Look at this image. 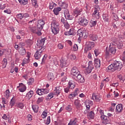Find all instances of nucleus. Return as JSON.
<instances>
[{
    "instance_id": "nucleus-33",
    "label": "nucleus",
    "mask_w": 125,
    "mask_h": 125,
    "mask_svg": "<svg viewBox=\"0 0 125 125\" xmlns=\"http://www.w3.org/2000/svg\"><path fill=\"white\" fill-rule=\"evenodd\" d=\"M94 112H93V111H91L89 113H88L87 116H88V118H89V119H94Z\"/></svg>"
},
{
    "instance_id": "nucleus-28",
    "label": "nucleus",
    "mask_w": 125,
    "mask_h": 125,
    "mask_svg": "<svg viewBox=\"0 0 125 125\" xmlns=\"http://www.w3.org/2000/svg\"><path fill=\"white\" fill-rule=\"evenodd\" d=\"M59 5L63 9H65V8H67L68 7V4L65 2H60L59 3Z\"/></svg>"
},
{
    "instance_id": "nucleus-24",
    "label": "nucleus",
    "mask_w": 125,
    "mask_h": 125,
    "mask_svg": "<svg viewBox=\"0 0 125 125\" xmlns=\"http://www.w3.org/2000/svg\"><path fill=\"white\" fill-rule=\"evenodd\" d=\"M33 95H34V91H33V90H30L26 94V97L30 100V99H31L33 97Z\"/></svg>"
},
{
    "instance_id": "nucleus-50",
    "label": "nucleus",
    "mask_w": 125,
    "mask_h": 125,
    "mask_svg": "<svg viewBox=\"0 0 125 125\" xmlns=\"http://www.w3.org/2000/svg\"><path fill=\"white\" fill-rule=\"evenodd\" d=\"M55 89L58 91V92L61 93V91L62 90V86L56 87Z\"/></svg>"
},
{
    "instance_id": "nucleus-20",
    "label": "nucleus",
    "mask_w": 125,
    "mask_h": 125,
    "mask_svg": "<svg viewBox=\"0 0 125 125\" xmlns=\"http://www.w3.org/2000/svg\"><path fill=\"white\" fill-rule=\"evenodd\" d=\"M20 86L21 87L20 88H19V91L20 92H24L27 88V87L23 84V83H20Z\"/></svg>"
},
{
    "instance_id": "nucleus-29",
    "label": "nucleus",
    "mask_w": 125,
    "mask_h": 125,
    "mask_svg": "<svg viewBox=\"0 0 125 125\" xmlns=\"http://www.w3.org/2000/svg\"><path fill=\"white\" fill-rule=\"evenodd\" d=\"M89 38L91 41H93L94 42L95 41H97V39H98V37L97 35L95 34H91L89 35Z\"/></svg>"
},
{
    "instance_id": "nucleus-10",
    "label": "nucleus",
    "mask_w": 125,
    "mask_h": 125,
    "mask_svg": "<svg viewBox=\"0 0 125 125\" xmlns=\"http://www.w3.org/2000/svg\"><path fill=\"white\" fill-rule=\"evenodd\" d=\"M93 47H94V42H89L86 43L84 50L85 51L91 50V48H93Z\"/></svg>"
},
{
    "instance_id": "nucleus-16",
    "label": "nucleus",
    "mask_w": 125,
    "mask_h": 125,
    "mask_svg": "<svg viewBox=\"0 0 125 125\" xmlns=\"http://www.w3.org/2000/svg\"><path fill=\"white\" fill-rule=\"evenodd\" d=\"M81 12H82V9L78 8H76L75 9H74L73 11V15L76 17H78V15H80Z\"/></svg>"
},
{
    "instance_id": "nucleus-60",
    "label": "nucleus",
    "mask_w": 125,
    "mask_h": 125,
    "mask_svg": "<svg viewBox=\"0 0 125 125\" xmlns=\"http://www.w3.org/2000/svg\"><path fill=\"white\" fill-rule=\"evenodd\" d=\"M43 94H47L49 92V90L47 89H42Z\"/></svg>"
},
{
    "instance_id": "nucleus-40",
    "label": "nucleus",
    "mask_w": 125,
    "mask_h": 125,
    "mask_svg": "<svg viewBox=\"0 0 125 125\" xmlns=\"http://www.w3.org/2000/svg\"><path fill=\"white\" fill-rule=\"evenodd\" d=\"M112 17L113 19L115 21H118V20H119L118 15H117L115 13H112Z\"/></svg>"
},
{
    "instance_id": "nucleus-51",
    "label": "nucleus",
    "mask_w": 125,
    "mask_h": 125,
    "mask_svg": "<svg viewBox=\"0 0 125 125\" xmlns=\"http://www.w3.org/2000/svg\"><path fill=\"white\" fill-rule=\"evenodd\" d=\"M29 60H28V59H24L23 61L21 63V65L22 66H25V64H27V63H28V61Z\"/></svg>"
},
{
    "instance_id": "nucleus-63",
    "label": "nucleus",
    "mask_w": 125,
    "mask_h": 125,
    "mask_svg": "<svg viewBox=\"0 0 125 125\" xmlns=\"http://www.w3.org/2000/svg\"><path fill=\"white\" fill-rule=\"evenodd\" d=\"M4 52H5V49H1L0 50V56H2L4 54Z\"/></svg>"
},
{
    "instance_id": "nucleus-21",
    "label": "nucleus",
    "mask_w": 125,
    "mask_h": 125,
    "mask_svg": "<svg viewBox=\"0 0 125 125\" xmlns=\"http://www.w3.org/2000/svg\"><path fill=\"white\" fill-rule=\"evenodd\" d=\"M94 65L96 68H100L101 65L100 60L98 59H95L94 60Z\"/></svg>"
},
{
    "instance_id": "nucleus-7",
    "label": "nucleus",
    "mask_w": 125,
    "mask_h": 125,
    "mask_svg": "<svg viewBox=\"0 0 125 125\" xmlns=\"http://www.w3.org/2000/svg\"><path fill=\"white\" fill-rule=\"evenodd\" d=\"M71 73L73 79H76V76L79 74L80 71H79V69L77 67L74 66L72 68Z\"/></svg>"
},
{
    "instance_id": "nucleus-49",
    "label": "nucleus",
    "mask_w": 125,
    "mask_h": 125,
    "mask_svg": "<svg viewBox=\"0 0 125 125\" xmlns=\"http://www.w3.org/2000/svg\"><path fill=\"white\" fill-rule=\"evenodd\" d=\"M43 101V98H39L37 101V104H40V103H42Z\"/></svg>"
},
{
    "instance_id": "nucleus-32",
    "label": "nucleus",
    "mask_w": 125,
    "mask_h": 125,
    "mask_svg": "<svg viewBox=\"0 0 125 125\" xmlns=\"http://www.w3.org/2000/svg\"><path fill=\"white\" fill-rule=\"evenodd\" d=\"M92 15L93 17H94L96 19H99V12L94 11Z\"/></svg>"
},
{
    "instance_id": "nucleus-14",
    "label": "nucleus",
    "mask_w": 125,
    "mask_h": 125,
    "mask_svg": "<svg viewBox=\"0 0 125 125\" xmlns=\"http://www.w3.org/2000/svg\"><path fill=\"white\" fill-rule=\"evenodd\" d=\"M78 121H79V119L77 118L71 119L68 125H79V124H78Z\"/></svg>"
},
{
    "instance_id": "nucleus-42",
    "label": "nucleus",
    "mask_w": 125,
    "mask_h": 125,
    "mask_svg": "<svg viewBox=\"0 0 125 125\" xmlns=\"http://www.w3.org/2000/svg\"><path fill=\"white\" fill-rule=\"evenodd\" d=\"M33 5L36 8L38 7L39 5H38V1L37 0H31Z\"/></svg>"
},
{
    "instance_id": "nucleus-18",
    "label": "nucleus",
    "mask_w": 125,
    "mask_h": 125,
    "mask_svg": "<svg viewBox=\"0 0 125 125\" xmlns=\"http://www.w3.org/2000/svg\"><path fill=\"white\" fill-rule=\"evenodd\" d=\"M92 99L93 100H94L96 102H99L101 100V96L99 95H96L94 94L92 95Z\"/></svg>"
},
{
    "instance_id": "nucleus-4",
    "label": "nucleus",
    "mask_w": 125,
    "mask_h": 125,
    "mask_svg": "<svg viewBox=\"0 0 125 125\" xmlns=\"http://www.w3.org/2000/svg\"><path fill=\"white\" fill-rule=\"evenodd\" d=\"M75 88V83L72 81H69L68 82V85L66 88H64L65 93H68L71 91V90Z\"/></svg>"
},
{
    "instance_id": "nucleus-1",
    "label": "nucleus",
    "mask_w": 125,
    "mask_h": 125,
    "mask_svg": "<svg viewBox=\"0 0 125 125\" xmlns=\"http://www.w3.org/2000/svg\"><path fill=\"white\" fill-rule=\"evenodd\" d=\"M117 51V47L116 45L113 43H110L109 48L106 47L105 49V58L106 59H110L112 57H114Z\"/></svg>"
},
{
    "instance_id": "nucleus-48",
    "label": "nucleus",
    "mask_w": 125,
    "mask_h": 125,
    "mask_svg": "<svg viewBox=\"0 0 125 125\" xmlns=\"http://www.w3.org/2000/svg\"><path fill=\"white\" fill-rule=\"evenodd\" d=\"M17 18H18V19H20V20H22V18H23V14H21V13L18 14L17 15Z\"/></svg>"
},
{
    "instance_id": "nucleus-46",
    "label": "nucleus",
    "mask_w": 125,
    "mask_h": 125,
    "mask_svg": "<svg viewBox=\"0 0 125 125\" xmlns=\"http://www.w3.org/2000/svg\"><path fill=\"white\" fill-rule=\"evenodd\" d=\"M17 107L20 109H22V108H24V104L22 103H20L17 104Z\"/></svg>"
},
{
    "instance_id": "nucleus-55",
    "label": "nucleus",
    "mask_w": 125,
    "mask_h": 125,
    "mask_svg": "<svg viewBox=\"0 0 125 125\" xmlns=\"http://www.w3.org/2000/svg\"><path fill=\"white\" fill-rule=\"evenodd\" d=\"M73 49L74 51H77L78 49H79V47L78 46V44H75L73 46Z\"/></svg>"
},
{
    "instance_id": "nucleus-53",
    "label": "nucleus",
    "mask_w": 125,
    "mask_h": 125,
    "mask_svg": "<svg viewBox=\"0 0 125 125\" xmlns=\"http://www.w3.org/2000/svg\"><path fill=\"white\" fill-rule=\"evenodd\" d=\"M45 125H49L50 124V116L47 118L46 121L45 122Z\"/></svg>"
},
{
    "instance_id": "nucleus-30",
    "label": "nucleus",
    "mask_w": 125,
    "mask_h": 125,
    "mask_svg": "<svg viewBox=\"0 0 125 125\" xmlns=\"http://www.w3.org/2000/svg\"><path fill=\"white\" fill-rule=\"evenodd\" d=\"M47 78L48 81H53V80H54V76L53 75V73H49L48 74Z\"/></svg>"
},
{
    "instance_id": "nucleus-3",
    "label": "nucleus",
    "mask_w": 125,
    "mask_h": 125,
    "mask_svg": "<svg viewBox=\"0 0 125 125\" xmlns=\"http://www.w3.org/2000/svg\"><path fill=\"white\" fill-rule=\"evenodd\" d=\"M51 29L54 35H57L59 33V23L55 20H53L51 22Z\"/></svg>"
},
{
    "instance_id": "nucleus-38",
    "label": "nucleus",
    "mask_w": 125,
    "mask_h": 125,
    "mask_svg": "<svg viewBox=\"0 0 125 125\" xmlns=\"http://www.w3.org/2000/svg\"><path fill=\"white\" fill-rule=\"evenodd\" d=\"M96 24H97V21H91L90 22V27H94L95 26H96Z\"/></svg>"
},
{
    "instance_id": "nucleus-8",
    "label": "nucleus",
    "mask_w": 125,
    "mask_h": 125,
    "mask_svg": "<svg viewBox=\"0 0 125 125\" xmlns=\"http://www.w3.org/2000/svg\"><path fill=\"white\" fill-rule=\"evenodd\" d=\"M29 28L30 31H31L32 33H34V34H37L38 36H42V30L38 28V27L33 26Z\"/></svg>"
},
{
    "instance_id": "nucleus-23",
    "label": "nucleus",
    "mask_w": 125,
    "mask_h": 125,
    "mask_svg": "<svg viewBox=\"0 0 125 125\" xmlns=\"http://www.w3.org/2000/svg\"><path fill=\"white\" fill-rule=\"evenodd\" d=\"M123 104H119L116 106V111L118 112V113H120L123 111Z\"/></svg>"
},
{
    "instance_id": "nucleus-57",
    "label": "nucleus",
    "mask_w": 125,
    "mask_h": 125,
    "mask_svg": "<svg viewBox=\"0 0 125 125\" xmlns=\"http://www.w3.org/2000/svg\"><path fill=\"white\" fill-rule=\"evenodd\" d=\"M101 118L102 120H104V122L105 120H107V119H108V117H107L104 115H101Z\"/></svg>"
},
{
    "instance_id": "nucleus-44",
    "label": "nucleus",
    "mask_w": 125,
    "mask_h": 125,
    "mask_svg": "<svg viewBox=\"0 0 125 125\" xmlns=\"http://www.w3.org/2000/svg\"><path fill=\"white\" fill-rule=\"evenodd\" d=\"M27 45H32L34 43V42L31 39H28L26 41Z\"/></svg>"
},
{
    "instance_id": "nucleus-56",
    "label": "nucleus",
    "mask_w": 125,
    "mask_h": 125,
    "mask_svg": "<svg viewBox=\"0 0 125 125\" xmlns=\"http://www.w3.org/2000/svg\"><path fill=\"white\" fill-rule=\"evenodd\" d=\"M80 92V91L79 90V88H76L75 89V91H74V93H72L73 94H74V95L75 96H77V95H78V94H79V92Z\"/></svg>"
},
{
    "instance_id": "nucleus-27",
    "label": "nucleus",
    "mask_w": 125,
    "mask_h": 125,
    "mask_svg": "<svg viewBox=\"0 0 125 125\" xmlns=\"http://www.w3.org/2000/svg\"><path fill=\"white\" fill-rule=\"evenodd\" d=\"M53 11L55 15H58V14H59V12L61 11V7H56L54 9Z\"/></svg>"
},
{
    "instance_id": "nucleus-17",
    "label": "nucleus",
    "mask_w": 125,
    "mask_h": 125,
    "mask_svg": "<svg viewBox=\"0 0 125 125\" xmlns=\"http://www.w3.org/2000/svg\"><path fill=\"white\" fill-rule=\"evenodd\" d=\"M81 101L79 100H75L74 101V105H75L76 109L79 110L82 107V104H81Z\"/></svg>"
},
{
    "instance_id": "nucleus-34",
    "label": "nucleus",
    "mask_w": 125,
    "mask_h": 125,
    "mask_svg": "<svg viewBox=\"0 0 125 125\" xmlns=\"http://www.w3.org/2000/svg\"><path fill=\"white\" fill-rule=\"evenodd\" d=\"M32 107L35 113H38V112H39V106L35 105H32Z\"/></svg>"
},
{
    "instance_id": "nucleus-41",
    "label": "nucleus",
    "mask_w": 125,
    "mask_h": 125,
    "mask_svg": "<svg viewBox=\"0 0 125 125\" xmlns=\"http://www.w3.org/2000/svg\"><path fill=\"white\" fill-rule=\"evenodd\" d=\"M15 104V101H14V98H12L10 102V106H11V108H12V107L14 106Z\"/></svg>"
},
{
    "instance_id": "nucleus-6",
    "label": "nucleus",
    "mask_w": 125,
    "mask_h": 125,
    "mask_svg": "<svg viewBox=\"0 0 125 125\" xmlns=\"http://www.w3.org/2000/svg\"><path fill=\"white\" fill-rule=\"evenodd\" d=\"M92 69H94V66L92 65V62L90 61L88 63V66L84 70V73L86 75H88L91 73Z\"/></svg>"
},
{
    "instance_id": "nucleus-54",
    "label": "nucleus",
    "mask_w": 125,
    "mask_h": 125,
    "mask_svg": "<svg viewBox=\"0 0 125 125\" xmlns=\"http://www.w3.org/2000/svg\"><path fill=\"white\" fill-rule=\"evenodd\" d=\"M19 34L21 35V37H24V36H25L24 30H19Z\"/></svg>"
},
{
    "instance_id": "nucleus-39",
    "label": "nucleus",
    "mask_w": 125,
    "mask_h": 125,
    "mask_svg": "<svg viewBox=\"0 0 125 125\" xmlns=\"http://www.w3.org/2000/svg\"><path fill=\"white\" fill-rule=\"evenodd\" d=\"M68 58L73 61L74 60H76L77 57H76V55L71 54L68 56Z\"/></svg>"
},
{
    "instance_id": "nucleus-9",
    "label": "nucleus",
    "mask_w": 125,
    "mask_h": 125,
    "mask_svg": "<svg viewBox=\"0 0 125 125\" xmlns=\"http://www.w3.org/2000/svg\"><path fill=\"white\" fill-rule=\"evenodd\" d=\"M74 79L76 80L78 83H83L84 82H85L84 78L81 75L80 73L76 75L75 76V79Z\"/></svg>"
},
{
    "instance_id": "nucleus-31",
    "label": "nucleus",
    "mask_w": 125,
    "mask_h": 125,
    "mask_svg": "<svg viewBox=\"0 0 125 125\" xmlns=\"http://www.w3.org/2000/svg\"><path fill=\"white\" fill-rule=\"evenodd\" d=\"M10 95V92L9 91V89H7L4 93V96L6 97L7 99L9 98V96Z\"/></svg>"
},
{
    "instance_id": "nucleus-59",
    "label": "nucleus",
    "mask_w": 125,
    "mask_h": 125,
    "mask_svg": "<svg viewBox=\"0 0 125 125\" xmlns=\"http://www.w3.org/2000/svg\"><path fill=\"white\" fill-rule=\"evenodd\" d=\"M63 24L66 29H69V27H70V25L69 24L67 21L63 23Z\"/></svg>"
},
{
    "instance_id": "nucleus-13",
    "label": "nucleus",
    "mask_w": 125,
    "mask_h": 125,
    "mask_svg": "<svg viewBox=\"0 0 125 125\" xmlns=\"http://www.w3.org/2000/svg\"><path fill=\"white\" fill-rule=\"evenodd\" d=\"M42 49H39L36 51L34 55V57L35 59H40L41 57H42Z\"/></svg>"
},
{
    "instance_id": "nucleus-47",
    "label": "nucleus",
    "mask_w": 125,
    "mask_h": 125,
    "mask_svg": "<svg viewBox=\"0 0 125 125\" xmlns=\"http://www.w3.org/2000/svg\"><path fill=\"white\" fill-rule=\"evenodd\" d=\"M117 45L118 48H119V49L123 48V46H124V45L123 44V43L120 42L117 43Z\"/></svg>"
},
{
    "instance_id": "nucleus-36",
    "label": "nucleus",
    "mask_w": 125,
    "mask_h": 125,
    "mask_svg": "<svg viewBox=\"0 0 125 125\" xmlns=\"http://www.w3.org/2000/svg\"><path fill=\"white\" fill-rule=\"evenodd\" d=\"M7 65V60H6V59H3L2 61V68H5Z\"/></svg>"
},
{
    "instance_id": "nucleus-45",
    "label": "nucleus",
    "mask_w": 125,
    "mask_h": 125,
    "mask_svg": "<svg viewBox=\"0 0 125 125\" xmlns=\"http://www.w3.org/2000/svg\"><path fill=\"white\" fill-rule=\"evenodd\" d=\"M34 78H30L28 80L27 83H28V85H31V84H33V83H34Z\"/></svg>"
},
{
    "instance_id": "nucleus-11",
    "label": "nucleus",
    "mask_w": 125,
    "mask_h": 125,
    "mask_svg": "<svg viewBox=\"0 0 125 125\" xmlns=\"http://www.w3.org/2000/svg\"><path fill=\"white\" fill-rule=\"evenodd\" d=\"M69 10L68 9H65L64 11V17L66 19H67L68 20H73L74 19V18L73 16L70 15V13H69Z\"/></svg>"
},
{
    "instance_id": "nucleus-43",
    "label": "nucleus",
    "mask_w": 125,
    "mask_h": 125,
    "mask_svg": "<svg viewBox=\"0 0 125 125\" xmlns=\"http://www.w3.org/2000/svg\"><path fill=\"white\" fill-rule=\"evenodd\" d=\"M66 110L67 111H69V112H71L72 110H73V108L72 107V105L71 104L67 105L65 107Z\"/></svg>"
},
{
    "instance_id": "nucleus-64",
    "label": "nucleus",
    "mask_w": 125,
    "mask_h": 125,
    "mask_svg": "<svg viewBox=\"0 0 125 125\" xmlns=\"http://www.w3.org/2000/svg\"><path fill=\"white\" fill-rule=\"evenodd\" d=\"M27 119L29 122L32 121V115L31 114H28L27 116Z\"/></svg>"
},
{
    "instance_id": "nucleus-35",
    "label": "nucleus",
    "mask_w": 125,
    "mask_h": 125,
    "mask_svg": "<svg viewBox=\"0 0 125 125\" xmlns=\"http://www.w3.org/2000/svg\"><path fill=\"white\" fill-rule=\"evenodd\" d=\"M20 4H22V5H25V4H28V0H18Z\"/></svg>"
},
{
    "instance_id": "nucleus-26",
    "label": "nucleus",
    "mask_w": 125,
    "mask_h": 125,
    "mask_svg": "<svg viewBox=\"0 0 125 125\" xmlns=\"http://www.w3.org/2000/svg\"><path fill=\"white\" fill-rule=\"evenodd\" d=\"M77 33H78V36H79V38H78V41H82V39H83V32L81 30L79 29L78 31H77Z\"/></svg>"
},
{
    "instance_id": "nucleus-2",
    "label": "nucleus",
    "mask_w": 125,
    "mask_h": 125,
    "mask_svg": "<svg viewBox=\"0 0 125 125\" xmlns=\"http://www.w3.org/2000/svg\"><path fill=\"white\" fill-rule=\"evenodd\" d=\"M123 68V63L121 62L115 61L113 63L111 64L106 68V70L110 71L111 72H115L117 71H121Z\"/></svg>"
},
{
    "instance_id": "nucleus-62",
    "label": "nucleus",
    "mask_w": 125,
    "mask_h": 125,
    "mask_svg": "<svg viewBox=\"0 0 125 125\" xmlns=\"http://www.w3.org/2000/svg\"><path fill=\"white\" fill-rule=\"evenodd\" d=\"M94 11L99 12L100 11V7L99 6H96Z\"/></svg>"
},
{
    "instance_id": "nucleus-52",
    "label": "nucleus",
    "mask_w": 125,
    "mask_h": 125,
    "mask_svg": "<svg viewBox=\"0 0 125 125\" xmlns=\"http://www.w3.org/2000/svg\"><path fill=\"white\" fill-rule=\"evenodd\" d=\"M94 54L96 55V57L99 55L100 54V52L99 51V50L97 49H95L94 50Z\"/></svg>"
},
{
    "instance_id": "nucleus-58",
    "label": "nucleus",
    "mask_w": 125,
    "mask_h": 125,
    "mask_svg": "<svg viewBox=\"0 0 125 125\" xmlns=\"http://www.w3.org/2000/svg\"><path fill=\"white\" fill-rule=\"evenodd\" d=\"M68 97L69 99H73V98H75V97H76V96L74 94H73V93H72V94L69 95Z\"/></svg>"
},
{
    "instance_id": "nucleus-5",
    "label": "nucleus",
    "mask_w": 125,
    "mask_h": 125,
    "mask_svg": "<svg viewBox=\"0 0 125 125\" xmlns=\"http://www.w3.org/2000/svg\"><path fill=\"white\" fill-rule=\"evenodd\" d=\"M79 24L81 26H83V27H85L88 24V20H86L84 17H82L79 19Z\"/></svg>"
},
{
    "instance_id": "nucleus-15",
    "label": "nucleus",
    "mask_w": 125,
    "mask_h": 125,
    "mask_svg": "<svg viewBox=\"0 0 125 125\" xmlns=\"http://www.w3.org/2000/svg\"><path fill=\"white\" fill-rule=\"evenodd\" d=\"M19 52L20 55L24 56L26 54V49L23 47H20L19 48Z\"/></svg>"
},
{
    "instance_id": "nucleus-25",
    "label": "nucleus",
    "mask_w": 125,
    "mask_h": 125,
    "mask_svg": "<svg viewBox=\"0 0 125 125\" xmlns=\"http://www.w3.org/2000/svg\"><path fill=\"white\" fill-rule=\"evenodd\" d=\"M46 40V38H44L42 39L38 42V43L40 44V46L41 47V49H42V46H43V44H44V42H45Z\"/></svg>"
},
{
    "instance_id": "nucleus-19",
    "label": "nucleus",
    "mask_w": 125,
    "mask_h": 125,
    "mask_svg": "<svg viewBox=\"0 0 125 125\" xmlns=\"http://www.w3.org/2000/svg\"><path fill=\"white\" fill-rule=\"evenodd\" d=\"M60 66L61 68H64V67H68V62L65 60H61Z\"/></svg>"
},
{
    "instance_id": "nucleus-22",
    "label": "nucleus",
    "mask_w": 125,
    "mask_h": 125,
    "mask_svg": "<svg viewBox=\"0 0 125 125\" xmlns=\"http://www.w3.org/2000/svg\"><path fill=\"white\" fill-rule=\"evenodd\" d=\"M65 36H75V31L73 29H70L69 31L64 33Z\"/></svg>"
},
{
    "instance_id": "nucleus-61",
    "label": "nucleus",
    "mask_w": 125,
    "mask_h": 125,
    "mask_svg": "<svg viewBox=\"0 0 125 125\" xmlns=\"http://www.w3.org/2000/svg\"><path fill=\"white\" fill-rule=\"evenodd\" d=\"M54 95H59V94H60V93H59L58 92V91L57 90H56V89H55L53 92Z\"/></svg>"
},
{
    "instance_id": "nucleus-37",
    "label": "nucleus",
    "mask_w": 125,
    "mask_h": 125,
    "mask_svg": "<svg viewBox=\"0 0 125 125\" xmlns=\"http://www.w3.org/2000/svg\"><path fill=\"white\" fill-rule=\"evenodd\" d=\"M36 93H37L38 95H43V91L42 90V89L38 88L36 91Z\"/></svg>"
},
{
    "instance_id": "nucleus-12",
    "label": "nucleus",
    "mask_w": 125,
    "mask_h": 125,
    "mask_svg": "<svg viewBox=\"0 0 125 125\" xmlns=\"http://www.w3.org/2000/svg\"><path fill=\"white\" fill-rule=\"evenodd\" d=\"M44 21L42 20H40L38 21L37 28L42 31L43 29V26L44 25Z\"/></svg>"
}]
</instances>
